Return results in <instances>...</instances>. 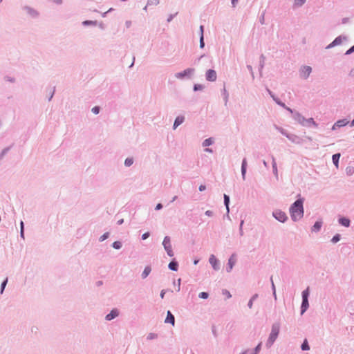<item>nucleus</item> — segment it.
<instances>
[{"label": "nucleus", "mask_w": 354, "mask_h": 354, "mask_svg": "<svg viewBox=\"0 0 354 354\" xmlns=\"http://www.w3.org/2000/svg\"><path fill=\"white\" fill-rule=\"evenodd\" d=\"M290 213L292 219L297 221L301 219L304 215L303 199L296 201L290 208Z\"/></svg>", "instance_id": "f257e3e1"}, {"label": "nucleus", "mask_w": 354, "mask_h": 354, "mask_svg": "<svg viewBox=\"0 0 354 354\" xmlns=\"http://www.w3.org/2000/svg\"><path fill=\"white\" fill-rule=\"evenodd\" d=\"M279 328L280 326L279 324H274L272 325V330L268 340V344H269V346H271L276 340L279 333Z\"/></svg>", "instance_id": "f03ea898"}, {"label": "nucleus", "mask_w": 354, "mask_h": 354, "mask_svg": "<svg viewBox=\"0 0 354 354\" xmlns=\"http://www.w3.org/2000/svg\"><path fill=\"white\" fill-rule=\"evenodd\" d=\"M309 295L308 288L304 290L302 292L303 301L301 304V314H303L308 308L309 304L308 301V297Z\"/></svg>", "instance_id": "7ed1b4c3"}, {"label": "nucleus", "mask_w": 354, "mask_h": 354, "mask_svg": "<svg viewBox=\"0 0 354 354\" xmlns=\"http://www.w3.org/2000/svg\"><path fill=\"white\" fill-rule=\"evenodd\" d=\"M162 244H163V246H164L165 250L167 252V254L169 257H173L174 253H173V251H172V248H171L170 238L169 236H165V239L163 240V242H162Z\"/></svg>", "instance_id": "20e7f679"}, {"label": "nucleus", "mask_w": 354, "mask_h": 354, "mask_svg": "<svg viewBox=\"0 0 354 354\" xmlns=\"http://www.w3.org/2000/svg\"><path fill=\"white\" fill-rule=\"evenodd\" d=\"M274 217L280 222H285L287 219V216L285 212L281 210H276L273 212Z\"/></svg>", "instance_id": "39448f33"}, {"label": "nucleus", "mask_w": 354, "mask_h": 354, "mask_svg": "<svg viewBox=\"0 0 354 354\" xmlns=\"http://www.w3.org/2000/svg\"><path fill=\"white\" fill-rule=\"evenodd\" d=\"M217 78L216 73L214 70L209 69L206 72V80L209 82H214Z\"/></svg>", "instance_id": "423d86ee"}, {"label": "nucleus", "mask_w": 354, "mask_h": 354, "mask_svg": "<svg viewBox=\"0 0 354 354\" xmlns=\"http://www.w3.org/2000/svg\"><path fill=\"white\" fill-rule=\"evenodd\" d=\"M194 69L193 68H187L186 70H185L183 72H180V73H178L175 75L176 77V78H183L184 77L187 76V75H190L191 74H192L194 73Z\"/></svg>", "instance_id": "0eeeda50"}, {"label": "nucleus", "mask_w": 354, "mask_h": 354, "mask_svg": "<svg viewBox=\"0 0 354 354\" xmlns=\"http://www.w3.org/2000/svg\"><path fill=\"white\" fill-rule=\"evenodd\" d=\"M311 71H312L311 67H310L308 66H304L301 70V75L304 78H307L309 76V75L310 74Z\"/></svg>", "instance_id": "6e6552de"}, {"label": "nucleus", "mask_w": 354, "mask_h": 354, "mask_svg": "<svg viewBox=\"0 0 354 354\" xmlns=\"http://www.w3.org/2000/svg\"><path fill=\"white\" fill-rule=\"evenodd\" d=\"M119 315V312L117 309H113L110 313H109L106 316V320H111L113 319H114L115 317H118Z\"/></svg>", "instance_id": "1a4fd4ad"}, {"label": "nucleus", "mask_w": 354, "mask_h": 354, "mask_svg": "<svg viewBox=\"0 0 354 354\" xmlns=\"http://www.w3.org/2000/svg\"><path fill=\"white\" fill-rule=\"evenodd\" d=\"M348 123L346 119L339 120L333 127V129H335L336 127H342L346 126Z\"/></svg>", "instance_id": "9d476101"}, {"label": "nucleus", "mask_w": 354, "mask_h": 354, "mask_svg": "<svg viewBox=\"0 0 354 354\" xmlns=\"http://www.w3.org/2000/svg\"><path fill=\"white\" fill-rule=\"evenodd\" d=\"M295 119L300 124L304 125L306 124V118L299 113H295L294 115Z\"/></svg>", "instance_id": "9b49d317"}, {"label": "nucleus", "mask_w": 354, "mask_h": 354, "mask_svg": "<svg viewBox=\"0 0 354 354\" xmlns=\"http://www.w3.org/2000/svg\"><path fill=\"white\" fill-rule=\"evenodd\" d=\"M165 322L166 323H170L173 326L174 325V323H175L174 316L171 314V313L170 311H167V317H166Z\"/></svg>", "instance_id": "f8f14e48"}, {"label": "nucleus", "mask_w": 354, "mask_h": 354, "mask_svg": "<svg viewBox=\"0 0 354 354\" xmlns=\"http://www.w3.org/2000/svg\"><path fill=\"white\" fill-rule=\"evenodd\" d=\"M209 263L215 270L218 269V260L214 255L212 254L209 257Z\"/></svg>", "instance_id": "ddd939ff"}, {"label": "nucleus", "mask_w": 354, "mask_h": 354, "mask_svg": "<svg viewBox=\"0 0 354 354\" xmlns=\"http://www.w3.org/2000/svg\"><path fill=\"white\" fill-rule=\"evenodd\" d=\"M235 262H236V259H235L234 256L232 255L229 259V261H228V266H229V269L227 270L228 272L231 271V270L232 269L234 265L235 264Z\"/></svg>", "instance_id": "4468645a"}, {"label": "nucleus", "mask_w": 354, "mask_h": 354, "mask_svg": "<svg viewBox=\"0 0 354 354\" xmlns=\"http://www.w3.org/2000/svg\"><path fill=\"white\" fill-rule=\"evenodd\" d=\"M183 121H184V117H183V116L177 117L174 123V128L176 129L178 126L181 124L183 122Z\"/></svg>", "instance_id": "2eb2a0df"}, {"label": "nucleus", "mask_w": 354, "mask_h": 354, "mask_svg": "<svg viewBox=\"0 0 354 354\" xmlns=\"http://www.w3.org/2000/svg\"><path fill=\"white\" fill-rule=\"evenodd\" d=\"M246 167H247V161L245 159L243 160L242 166H241V173L243 178H245V174H246Z\"/></svg>", "instance_id": "dca6fc26"}, {"label": "nucleus", "mask_w": 354, "mask_h": 354, "mask_svg": "<svg viewBox=\"0 0 354 354\" xmlns=\"http://www.w3.org/2000/svg\"><path fill=\"white\" fill-rule=\"evenodd\" d=\"M339 223L345 227H348L350 225V220L346 218H341L339 219Z\"/></svg>", "instance_id": "f3484780"}, {"label": "nucleus", "mask_w": 354, "mask_h": 354, "mask_svg": "<svg viewBox=\"0 0 354 354\" xmlns=\"http://www.w3.org/2000/svg\"><path fill=\"white\" fill-rule=\"evenodd\" d=\"M269 91V93L270 94V95L273 97L274 100L279 105H281V106L283 107H285L288 111H290V113H292V110L290 109V108L288 107H286L285 106V104L282 102H281L280 101H279L278 100H277L276 98H274V97L272 95V93L268 90Z\"/></svg>", "instance_id": "a211bd4d"}, {"label": "nucleus", "mask_w": 354, "mask_h": 354, "mask_svg": "<svg viewBox=\"0 0 354 354\" xmlns=\"http://www.w3.org/2000/svg\"><path fill=\"white\" fill-rule=\"evenodd\" d=\"M339 158H340V153H335L332 157L333 162L337 168L338 167V162H339Z\"/></svg>", "instance_id": "6ab92c4d"}, {"label": "nucleus", "mask_w": 354, "mask_h": 354, "mask_svg": "<svg viewBox=\"0 0 354 354\" xmlns=\"http://www.w3.org/2000/svg\"><path fill=\"white\" fill-rule=\"evenodd\" d=\"M178 263L175 261H171L169 264V268L174 271H176L178 270Z\"/></svg>", "instance_id": "aec40b11"}, {"label": "nucleus", "mask_w": 354, "mask_h": 354, "mask_svg": "<svg viewBox=\"0 0 354 354\" xmlns=\"http://www.w3.org/2000/svg\"><path fill=\"white\" fill-rule=\"evenodd\" d=\"M150 272H151V268L149 266L146 267L142 274V277L143 279L146 278L149 274Z\"/></svg>", "instance_id": "412c9836"}, {"label": "nucleus", "mask_w": 354, "mask_h": 354, "mask_svg": "<svg viewBox=\"0 0 354 354\" xmlns=\"http://www.w3.org/2000/svg\"><path fill=\"white\" fill-rule=\"evenodd\" d=\"M321 226H322V222L317 221L313 225V227L312 228V230L314 231V232H317V231H319L320 230Z\"/></svg>", "instance_id": "4be33fe9"}, {"label": "nucleus", "mask_w": 354, "mask_h": 354, "mask_svg": "<svg viewBox=\"0 0 354 354\" xmlns=\"http://www.w3.org/2000/svg\"><path fill=\"white\" fill-rule=\"evenodd\" d=\"M213 139L212 138H207L206 140H204V142H203V147H207V146H209L211 145L212 143H213Z\"/></svg>", "instance_id": "5701e85b"}, {"label": "nucleus", "mask_w": 354, "mask_h": 354, "mask_svg": "<svg viewBox=\"0 0 354 354\" xmlns=\"http://www.w3.org/2000/svg\"><path fill=\"white\" fill-rule=\"evenodd\" d=\"M224 203L226 206L227 212L229 211V203H230V198L227 195L224 194Z\"/></svg>", "instance_id": "b1692460"}, {"label": "nucleus", "mask_w": 354, "mask_h": 354, "mask_svg": "<svg viewBox=\"0 0 354 354\" xmlns=\"http://www.w3.org/2000/svg\"><path fill=\"white\" fill-rule=\"evenodd\" d=\"M301 349L303 351H308L310 349V347L306 339H305L303 344H301Z\"/></svg>", "instance_id": "393cba45"}, {"label": "nucleus", "mask_w": 354, "mask_h": 354, "mask_svg": "<svg viewBox=\"0 0 354 354\" xmlns=\"http://www.w3.org/2000/svg\"><path fill=\"white\" fill-rule=\"evenodd\" d=\"M203 88L204 86L202 84H195L194 86V90L195 91H201L203 89Z\"/></svg>", "instance_id": "a878e982"}, {"label": "nucleus", "mask_w": 354, "mask_h": 354, "mask_svg": "<svg viewBox=\"0 0 354 354\" xmlns=\"http://www.w3.org/2000/svg\"><path fill=\"white\" fill-rule=\"evenodd\" d=\"M133 159L129 158L125 160L124 164L126 166L129 167L133 164Z\"/></svg>", "instance_id": "bb28decb"}, {"label": "nucleus", "mask_w": 354, "mask_h": 354, "mask_svg": "<svg viewBox=\"0 0 354 354\" xmlns=\"http://www.w3.org/2000/svg\"><path fill=\"white\" fill-rule=\"evenodd\" d=\"M122 246V244L119 241H115L113 243V247L115 249H120Z\"/></svg>", "instance_id": "cd10ccee"}, {"label": "nucleus", "mask_w": 354, "mask_h": 354, "mask_svg": "<svg viewBox=\"0 0 354 354\" xmlns=\"http://www.w3.org/2000/svg\"><path fill=\"white\" fill-rule=\"evenodd\" d=\"M8 283V279H6L3 282L1 283V293H3L4 288Z\"/></svg>", "instance_id": "c85d7f7f"}, {"label": "nucleus", "mask_w": 354, "mask_h": 354, "mask_svg": "<svg viewBox=\"0 0 354 354\" xmlns=\"http://www.w3.org/2000/svg\"><path fill=\"white\" fill-rule=\"evenodd\" d=\"M223 294L227 297V298H230L232 297L230 292L227 290H223Z\"/></svg>", "instance_id": "c756f323"}, {"label": "nucleus", "mask_w": 354, "mask_h": 354, "mask_svg": "<svg viewBox=\"0 0 354 354\" xmlns=\"http://www.w3.org/2000/svg\"><path fill=\"white\" fill-rule=\"evenodd\" d=\"M199 297L202 299H207L208 297V294L205 292H202L199 294Z\"/></svg>", "instance_id": "7c9ffc66"}, {"label": "nucleus", "mask_w": 354, "mask_h": 354, "mask_svg": "<svg viewBox=\"0 0 354 354\" xmlns=\"http://www.w3.org/2000/svg\"><path fill=\"white\" fill-rule=\"evenodd\" d=\"M306 123H310V124H313L315 126H317V124L315 123V122L314 121V120L313 118H309L308 120L306 119Z\"/></svg>", "instance_id": "2f4dec72"}, {"label": "nucleus", "mask_w": 354, "mask_h": 354, "mask_svg": "<svg viewBox=\"0 0 354 354\" xmlns=\"http://www.w3.org/2000/svg\"><path fill=\"white\" fill-rule=\"evenodd\" d=\"M306 0H295V3L297 6H301Z\"/></svg>", "instance_id": "473e14b6"}, {"label": "nucleus", "mask_w": 354, "mask_h": 354, "mask_svg": "<svg viewBox=\"0 0 354 354\" xmlns=\"http://www.w3.org/2000/svg\"><path fill=\"white\" fill-rule=\"evenodd\" d=\"M339 234H337L335 236H334L332 239V241L333 243H337V241H339Z\"/></svg>", "instance_id": "72a5a7b5"}, {"label": "nucleus", "mask_w": 354, "mask_h": 354, "mask_svg": "<svg viewBox=\"0 0 354 354\" xmlns=\"http://www.w3.org/2000/svg\"><path fill=\"white\" fill-rule=\"evenodd\" d=\"M204 41H203V35H201V38H200V47L201 48H203L204 47Z\"/></svg>", "instance_id": "f704fd0d"}, {"label": "nucleus", "mask_w": 354, "mask_h": 354, "mask_svg": "<svg viewBox=\"0 0 354 354\" xmlns=\"http://www.w3.org/2000/svg\"><path fill=\"white\" fill-rule=\"evenodd\" d=\"M92 111L95 114H97L100 111V108L98 106H95L92 109Z\"/></svg>", "instance_id": "c9c22d12"}, {"label": "nucleus", "mask_w": 354, "mask_h": 354, "mask_svg": "<svg viewBox=\"0 0 354 354\" xmlns=\"http://www.w3.org/2000/svg\"><path fill=\"white\" fill-rule=\"evenodd\" d=\"M341 43V39H339V38H336L333 41V43L331 44V45H335V44H340Z\"/></svg>", "instance_id": "e433bc0d"}, {"label": "nucleus", "mask_w": 354, "mask_h": 354, "mask_svg": "<svg viewBox=\"0 0 354 354\" xmlns=\"http://www.w3.org/2000/svg\"><path fill=\"white\" fill-rule=\"evenodd\" d=\"M108 236H109V233H105L101 237H100V241H104L106 239L108 238Z\"/></svg>", "instance_id": "4c0bfd02"}, {"label": "nucleus", "mask_w": 354, "mask_h": 354, "mask_svg": "<svg viewBox=\"0 0 354 354\" xmlns=\"http://www.w3.org/2000/svg\"><path fill=\"white\" fill-rule=\"evenodd\" d=\"M21 236L24 238V223L21 222Z\"/></svg>", "instance_id": "58836bf2"}, {"label": "nucleus", "mask_w": 354, "mask_h": 354, "mask_svg": "<svg viewBox=\"0 0 354 354\" xmlns=\"http://www.w3.org/2000/svg\"><path fill=\"white\" fill-rule=\"evenodd\" d=\"M27 10H28V12H30L32 15H33V14L37 15L36 11H35L34 10H32L30 8H28Z\"/></svg>", "instance_id": "ea45409f"}, {"label": "nucleus", "mask_w": 354, "mask_h": 354, "mask_svg": "<svg viewBox=\"0 0 354 354\" xmlns=\"http://www.w3.org/2000/svg\"><path fill=\"white\" fill-rule=\"evenodd\" d=\"M354 52V46H353L350 49H348L347 51H346V54H350L351 53Z\"/></svg>", "instance_id": "a19ab883"}, {"label": "nucleus", "mask_w": 354, "mask_h": 354, "mask_svg": "<svg viewBox=\"0 0 354 354\" xmlns=\"http://www.w3.org/2000/svg\"><path fill=\"white\" fill-rule=\"evenodd\" d=\"M149 233L146 232L142 234V239H146L147 238L149 237Z\"/></svg>", "instance_id": "79ce46f5"}, {"label": "nucleus", "mask_w": 354, "mask_h": 354, "mask_svg": "<svg viewBox=\"0 0 354 354\" xmlns=\"http://www.w3.org/2000/svg\"><path fill=\"white\" fill-rule=\"evenodd\" d=\"M253 299H254V298H252V299L249 301V302H248V307H249L250 308H251L252 307V304H253Z\"/></svg>", "instance_id": "37998d69"}, {"label": "nucleus", "mask_w": 354, "mask_h": 354, "mask_svg": "<svg viewBox=\"0 0 354 354\" xmlns=\"http://www.w3.org/2000/svg\"><path fill=\"white\" fill-rule=\"evenodd\" d=\"M205 189H206V187H205V185H200V187H199V190H200L201 192L205 190Z\"/></svg>", "instance_id": "c03bdc74"}, {"label": "nucleus", "mask_w": 354, "mask_h": 354, "mask_svg": "<svg viewBox=\"0 0 354 354\" xmlns=\"http://www.w3.org/2000/svg\"><path fill=\"white\" fill-rule=\"evenodd\" d=\"M205 214L208 216H211L212 215V211H209V210H207L205 212Z\"/></svg>", "instance_id": "a18cd8bd"}, {"label": "nucleus", "mask_w": 354, "mask_h": 354, "mask_svg": "<svg viewBox=\"0 0 354 354\" xmlns=\"http://www.w3.org/2000/svg\"><path fill=\"white\" fill-rule=\"evenodd\" d=\"M271 281H272V289L274 290V295H275V286L274 284V282L272 281V278L271 277Z\"/></svg>", "instance_id": "49530a36"}, {"label": "nucleus", "mask_w": 354, "mask_h": 354, "mask_svg": "<svg viewBox=\"0 0 354 354\" xmlns=\"http://www.w3.org/2000/svg\"><path fill=\"white\" fill-rule=\"evenodd\" d=\"M238 2V0H232V4L233 7H235L236 3Z\"/></svg>", "instance_id": "de8ad7c7"}, {"label": "nucleus", "mask_w": 354, "mask_h": 354, "mask_svg": "<svg viewBox=\"0 0 354 354\" xmlns=\"http://www.w3.org/2000/svg\"><path fill=\"white\" fill-rule=\"evenodd\" d=\"M162 205H161L160 203H158V204L156 205V210H159V209H160L162 208Z\"/></svg>", "instance_id": "09e8293b"}, {"label": "nucleus", "mask_w": 354, "mask_h": 354, "mask_svg": "<svg viewBox=\"0 0 354 354\" xmlns=\"http://www.w3.org/2000/svg\"><path fill=\"white\" fill-rule=\"evenodd\" d=\"M165 294V291L164 290H162L160 292V297L162 299L164 298Z\"/></svg>", "instance_id": "8fccbe9b"}, {"label": "nucleus", "mask_w": 354, "mask_h": 354, "mask_svg": "<svg viewBox=\"0 0 354 354\" xmlns=\"http://www.w3.org/2000/svg\"><path fill=\"white\" fill-rule=\"evenodd\" d=\"M349 75L354 77V68L350 71Z\"/></svg>", "instance_id": "3c124183"}, {"label": "nucleus", "mask_w": 354, "mask_h": 354, "mask_svg": "<svg viewBox=\"0 0 354 354\" xmlns=\"http://www.w3.org/2000/svg\"><path fill=\"white\" fill-rule=\"evenodd\" d=\"M200 30H201V35H203V26H200Z\"/></svg>", "instance_id": "603ef678"}, {"label": "nucleus", "mask_w": 354, "mask_h": 354, "mask_svg": "<svg viewBox=\"0 0 354 354\" xmlns=\"http://www.w3.org/2000/svg\"><path fill=\"white\" fill-rule=\"evenodd\" d=\"M93 24V21H85L84 22V24Z\"/></svg>", "instance_id": "864d4df0"}, {"label": "nucleus", "mask_w": 354, "mask_h": 354, "mask_svg": "<svg viewBox=\"0 0 354 354\" xmlns=\"http://www.w3.org/2000/svg\"><path fill=\"white\" fill-rule=\"evenodd\" d=\"M260 346H261V344H259L257 348H256V351H259L260 349Z\"/></svg>", "instance_id": "5fc2aeb1"}, {"label": "nucleus", "mask_w": 354, "mask_h": 354, "mask_svg": "<svg viewBox=\"0 0 354 354\" xmlns=\"http://www.w3.org/2000/svg\"><path fill=\"white\" fill-rule=\"evenodd\" d=\"M118 224H120H120H122V223H123V219H121V220L118 221Z\"/></svg>", "instance_id": "6e6d98bb"}, {"label": "nucleus", "mask_w": 354, "mask_h": 354, "mask_svg": "<svg viewBox=\"0 0 354 354\" xmlns=\"http://www.w3.org/2000/svg\"><path fill=\"white\" fill-rule=\"evenodd\" d=\"M205 151H207V152H212V150L210 149H205Z\"/></svg>", "instance_id": "4d7b16f0"}, {"label": "nucleus", "mask_w": 354, "mask_h": 354, "mask_svg": "<svg viewBox=\"0 0 354 354\" xmlns=\"http://www.w3.org/2000/svg\"><path fill=\"white\" fill-rule=\"evenodd\" d=\"M351 126H354V119L351 122Z\"/></svg>", "instance_id": "13d9d810"}, {"label": "nucleus", "mask_w": 354, "mask_h": 354, "mask_svg": "<svg viewBox=\"0 0 354 354\" xmlns=\"http://www.w3.org/2000/svg\"><path fill=\"white\" fill-rule=\"evenodd\" d=\"M176 198H177L176 196H174L171 201L174 202L176 199Z\"/></svg>", "instance_id": "bf43d9fd"}, {"label": "nucleus", "mask_w": 354, "mask_h": 354, "mask_svg": "<svg viewBox=\"0 0 354 354\" xmlns=\"http://www.w3.org/2000/svg\"><path fill=\"white\" fill-rule=\"evenodd\" d=\"M198 263V261H194V264H196Z\"/></svg>", "instance_id": "052dcab7"}, {"label": "nucleus", "mask_w": 354, "mask_h": 354, "mask_svg": "<svg viewBox=\"0 0 354 354\" xmlns=\"http://www.w3.org/2000/svg\"><path fill=\"white\" fill-rule=\"evenodd\" d=\"M2 0H0V2Z\"/></svg>", "instance_id": "680f3d73"}]
</instances>
